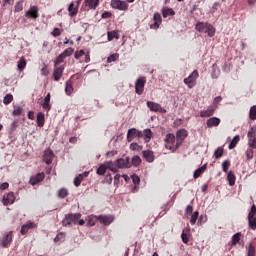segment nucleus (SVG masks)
<instances>
[{"label":"nucleus","instance_id":"nucleus-1","mask_svg":"<svg viewBox=\"0 0 256 256\" xmlns=\"http://www.w3.org/2000/svg\"><path fill=\"white\" fill-rule=\"evenodd\" d=\"M195 29L199 33H207L208 37H215V27L209 23L198 22L195 26Z\"/></svg>","mask_w":256,"mask_h":256},{"label":"nucleus","instance_id":"nucleus-2","mask_svg":"<svg viewBox=\"0 0 256 256\" xmlns=\"http://www.w3.org/2000/svg\"><path fill=\"white\" fill-rule=\"evenodd\" d=\"M248 223L249 227L255 231L256 229V206L255 204L251 206L249 214H248Z\"/></svg>","mask_w":256,"mask_h":256},{"label":"nucleus","instance_id":"nucleus-3","mask_svg":"<svg viewBox=\"0 0 256 256\" xmlns=\"http://www.w3.org/2000/svg\"><path fill=\"white\" fill-rule=\"evenodd\" d=\"M197 77H199V72L194 70L187 78L184 79L185 85H187L189 89H193V87H195Z\"/></svg>","mask_w":256,"mask_h":256},{"label":"nucleus","instance_id":"nucleus-4","mask_svg":"<svg viewBox=\"0 0 256 256\" xmlns=\"http://www.w3.org/2000/svg\"><path fill=\"white\" fill-rule=\"evenodd\" d=\"M111 7L118 9V11H127V9H129V5L123 0H112Z\"/></svg>","mask_w":256,"mask_h":256},{"label":"nucleus","instance_id":"nucleus-5","mask_svg":"<svg viewBox=\"0 0 256 256\" xmlns=\"http://www.w3.org/2000/svg\"><path fill=\"white\" fill-rule=\"evenodd\" d=\"M146 105L148 109L154 113H167V110L161 107V104L159 103L148 101Z\"/></svg>","mask_w":256,"mask_h":256},{"label":"nucleus","instance_id":"nucleus-6","mask_svg":"<svg viewBox=\"0 0 256 256\" xmlns=\"http://www.w3.org/2000/svg\"><path fill=\"white\" fill-rule=\"evenodd\" d=\"M145 83H147V80H145L144 77H140L136 80L135 91L137 95H143V91H145Z\"/></svg>","mask_w":256,"mask_h":256},{"label":"nucleus","instance_id":"nucleus-7","mask_svg":"<svg viewBox=\"0 0 256 256\" xmlns=\"http://www.w3.org/2000/svg\"><path fill=\"white\" fill-rule=\"evenodd\" d=\"M256 128L252 127L250 131H248V147L251 149H256Z\"/></svg>","mask_w":256,"mask_h":256},{"label":"nucleus","instance_id":"nucleus-8","mask_svg":"<svg viewBox=\"0 0 256 256\" xmlns=\"http://www.w3.org/2000/svg\"><path fill=\"white\" fill-rule=\"evenodd\" d=\"M135 137L141 138L143 137V131L137 130L136 128H131L127 132V141L131 143Z\"/></svg>","mask_w":256,"mask_h":256},{"label":"nucleus","instance_id":"nucleus-9","mask_svg":"<svg viewBox=\"0 0 256 256\" xmlns=\"http://www.w3.org/2000/svg\"><path fill=\"white\" fill-rule=\"evenodd\" d=\"M186 138H187V130H185V129L178 130L176 132V147H175V149L180 147L181 143H183V141H185Z\"/></svg>","mask_w":256,"mask_h":256},{"label":"nucleus","instance_id":"nucleus-10","mask_svg":"<svg viewBox=\"0 0 256 256\" xmlns=\"http://www.w3.org/2000/svg\"><path fill=\"white\" fill-rule=\"evenodd\" d=\"M115 165L118 169H129L131 162L129 161V157L119 158L115 160Z\"/></svg>","mask_w":256,"mask_h":256},{"label":"nucleus","instance_id":"nucleus-11","mask_svg":"<svg viewBox=\"0 0 256 256\" xmlns=\"http://www.w3.org/2000/svg\"><path fill=\"white\" fill-rule=\"evenodd\" d=\"M27 19H39V8L37 6H31L25 13Z\"/></svg>","mask_w":256,"mask_h":256},{"label":"nucleus","instance_id":"nucleus-12","mask_svg":"<svg viewBox=\"0 0 256 256\" xmlns=\"http://www.w3.org/2000/svg\"><path fill=\"white\" fill-rule=\"evenodd\" d=\"M165 142H166V149H170V151H175V148L172 146L173 143H175V134H167L166 138H165Z\"/></svg>","mask_w":256,"mask_h":256},{"label":"nucleus","instance_id":"nucleus-13","mask_svg":"<svg viewBox=\"0 0 256 256\" xmlns=\"http://www.w3.org/2000/svg\"><path fill=\"white\" fill-rule=\"evenodd\" d=\"M55 157V154L53 153V150L47 149L44 152V161L46 165H51L53 163V158Z\"/></svg>","mask_w":256,"mask_h":256},{"label":"nucleus","instance_id":"nucleus-14","mask_svg":"<svg viewBox=\"0 0 256 256\" xmlns=\"http://www.w3.org/2000/svg\"><path fill=\"white\" fill-rule=\"evenodd\" d=\"M13 241V233L9 232L6 235L3 236L1 239V245L2 247H9Z\"/></svg>","mask_w":256,"mask_h":256},{"label":"nucleus","instance_id":"nucleus-15","mask_svg":"<svg viewBox=\"0 0 256 256\" xmlns=\"http://www.w3.org/2000/svg\"><path fill=\"white\" fill-rule=\"evenodd\" d=\"M114 219L115 218L113 216H111V215H109V216H107V215H100L98 217V220L100 221V223H103V225H111V223H113Z\"/></svg>","mask_w":256,"mask_h":256},{"label":"nucleus","instance_id":"nucleus-16","mask_svg":"<svg viewBox=\"0 0 256 256\" xmlns=\"http://www.w3.org/2000/svg\"><path fill=\"white\" fill-rule=\"evenodd\" d=\"M35 227H37V224H35L34 222L24 224L21 227L20 233H21V235H27V233H29V229H35Z\"/></svg>","mask_w":256,"mask_h":256},{"label":"nucleus","instance_id":"nucleus-17","mask_svg":"<svg viewBox=\"0 0 256 256\" xmlns=\"http://www.w3.org/2000/svg\"><path fill=\"white\" fill-rule=\"evenodd\" d=\"M63 71H65V66H60L54 69V72H53L54 81H59L61 77H63Z\"/></svg>","mask_w":256,"mask_h":256},{"label":"nucleus","instance_id":"nucleus-18","mask_svg":"<svg viewBox=\"0 0 256 256\" xmlns=\"http://www.w3.org/2000/svg\"><path fill=\"white\" fill-rule=\"evenodd\" d=\"M45 179L44 173H38L36 176H32L30 178V185H37V183H41Z\"/></svg>","mask_w":256,"mask_h":256},{"label":"nucleus","instance_id":"nucleus-19","mask_svg":"<svg viewBox=\"0 0 256 256\" xmlns=\"http://www.w3.org/2000/svg\"><path fill=\"white\" fill-rule=\"evenodd\" d=\"M4 205H13L15 203V193L9 192L6 197L3 198Z\"/></svg>","mask_w":256,"mask_h":256},{"label":"nucleus","instance_id":"nucleus-20","mask_svg":"<svg viewBox=\"0 0 256 256\" xmlns=\"http://www.w3.org/2000/svg\"><path fill=\"white\" fill-rule=\"evenodd\" d=\"M142 137H144L145 143H149L151 139L153 138V132L151 129L147 128L142 131Z\"/></svg>","mask_w":256,"mask_h":256},{"label":"nucleus","instance_id":"nucleus-21","mask_svg":"<svg viewBox=\"0 0 256 256\" xmlns=\"http://www.w3.org/2000/svg\"><path fill=\"white\" fill-rule=\"evenodd\" d=\"M219 123H221V120L217 117H212L207 120L206 125L211 129V127H218Z\"/></svg>","mask_w":256,"mask_h":256},{"label":"nucleus","instance_id":"nucleus-22","mask_svg":"<svg viewBox=\"0 0 256 256\" xmlns=\"http://www.w3.org/2000/svg\"><path fill=\"white\" fill-rule=\"evenodd\" d=\"M143 157L146 159V161H148V163H153V161H155V156L151 150L143 151Z\"/></svg>","mask_w":256,"mask_h":256},{"label":"nucleus","instance_id":"nucleus-23","mask_svg":"<svg viewBox=\"0 0 256 256\" xmlns=\"http://www.w3.org/2000/svg\"><path fill=\"white\" fill-rule=\"evenodd\" d=\"M85 6L89 7V9H97L99 7V0H85Z\"/></svg>","mask_w":256,"mask_h":256},{"label":"nucleus","instance_id":"nucleus-24","mask_svg":"<svg viewBox=\"0 0 256 256\" xmlns=\"http://www.w3.org/2000/svg\"><path fill=\"white\" fill-rule=\"evenodd\" d=\"M205 171H207V164H204L202 167L194 171V174H193L194 179H198V177H201V175H203Z\"/></svg>","mask_w":256,"mask_h":256},{"label":"nucleus","instance_id":"nucleus-25","mask_svg":"<svg viewBox=\"0 0 256 256\" xmlns=\"http://www.w3.org/2000/svg\"><path fill=\"white\" fill-rule=\"evenodd\" d=\"M215 113V107L200 111V117H211Z\"/></svg>","mask_w":256,"mask_h":256},{"label":"nucleus","instance_id":"nucleus-26","mask_svg":"<svg viewBox=\"0 0 256 256\" xmlns=\"http://www.w3.org/2000/svg\"><path fill=\"white\" fill-rule=\"evenodd\" d=\"M105 165H106V169H109V171H112V173H117V171L119 170V168L115 164V161L106 162Z\"/></svg>","mask_w":256,"mask_h":256},{"label":"nucleus","instance_id":"nucleus-27","mask_svg":"<svg viewBox=\"0 0 256 256\" xmlns=\"http://www.w3.org/2000/svg\"><path fill=\"white\" fill-rule=\"evenodd\" d=\"M175 15V11L171 8H163L162 9V17H164V19H167V17L169 16H173Z\"/></svg>","mask_w":256,"mask_h":256},{"label":"nucleus","instance_id":"nucleus-28","mask_svg":"<svg viewBox=\"0 0 256 256\" xmlns=\"http://www.w3.org/2000/svg\"><path fill=\"white\" fill-rule=\"evenodd\" d=\"M73 223V214H68L62 220L63 227H67V225H71Z\"/></svg>","mask_w":256,"mask_h":256},{"label":"nucleus","instance_id":"nucleus-29","mask_svg":"<svg viewBox=\"0 0 256 256\" xmlns=\"http://www.w3.org/2000/svg\"><path fill=\"white\" fill-rule=\"evenodd\" d=\"M37 125L38 127H43L45 125V114L39 112L37 115Z\"/></svg>","mask_w":256,"mask_h":256},{"label":"nucleus","instance_id":"nucleus-30","mask_svg":"<svg viewBox=\"0 0 256 256\" xmlns=\"http://www.w3.org/2000/svg\"><path fill=\"white\" fill-rule=\"evenodd\" d=\"M246 250H247V256H255L256 255L255 246H253V243H249V245L246 246Z\"/></svg>","mask_w":256,"mask_h":256},{"label":"nucleus","instance_id":"nucleus-31","mask_svg":"<svg viewBox=\"0 0 256 256\" xmlns=\"http://www.w3.org/2000/svg\"><path fill=\"white\" fill-rule=\"evenodd\" d=\"M25 67H27V61L25 60V58L22 57L18 61L17 68L19 69V71H23V69H25Z\"/></svg>","mask_w":256,"mask_h":256},{"label":"nucleus","instance_id":"nucleus-32","mask_svg":"<svg viewBox=\"0 0 256 256\" xmlns=\"http://www.w3.org/2000/svg\"><path fill=\"white\" fill-rule=\"evenodd\" d=\"M227 179L229 181L230 187H233V185H235V174H233L232 171L228 172Z\"/></svg>","mask_w":256,"mask_h":256},{"label":"nucleus","instance_id":"nucleus-33","mask_svg":"<svg viewBox=\"0 0 256 256\" xmlns=\"http://www.w3.org/2000/svg\"><path fill=\"white\" fill-rule=\"evenodd\" d=\"M239 135H236L233 139H232V141L230 142V144H229V146H228V148L229 149H235V147H237V143H239Z\"/></svg>","mask_w":256,"mask_h":256},{"label":"nucleus","instance_id":"nucleus-34","mask_svg":"<svg viewBox=\"0 0 256 256\" xmlns=\"http://www.w3.org/2000/svg\"><path fill=\"white\" fill-rule=\"evenodd\" d=\"M75 7V4L71 3L68 7V11L70 13V17H75V15H77L78 13V10L77 8H74Z\"/></svg>","mask_w":256,"mask_h":256},{"label":"nucleus","instance_id":"nucleus-35","mask_svg":"<svg viewBox=\"0 0 256 256\" xmlns=\"http://www.w3.org/2000/svg\"><path fill=\"white\" fill-rule=\"evenodd\" d=\"M67 195H69V191L65 188H61L58 191V197H60V199H65V197H67Z\"/></svg>","mask_w":256,"mask_h":256},{"label":"nucleus","instance_id":"nucleus-36","mask_svg":"<svg viewBox=\"0 0 256 256\" xmlns=\"http://www.w3.org/2000/svg\"><path fill=\"white\" fill-rule=\"evenodd\" d=\"M197 219H199V212L195 211L191 215V219H190L191 225H195L197 223Z\"/></svg>","mask_w":256,"mask_h":256},{"label":"nucleus","instance_id":"nucleus-37","mask_svg":"<svg viewBox=\"0 0 256 256\" xmlns=\"http://www.w3.org/2000/svg\"><path fill=\"white\" fill-rule=\"evenodd\" d=\"M241 241V233H236L232 236V245H237Z\"/></svg>","mask_w":256,"mask_h":256},{"label":"nucleus","instance_id":"nucleus-38","mask_svg":"<svg viewBox=\"0 0 256 256\" xmlns=\"http://www.w3.org/2000/svg\"><path fill=\"white\" fill-rule=\"evenodd\" d=\"M20 11H23V1H19L14 6V13H19Z\"/></svg>","mask_w":256,"mask_h":256},{"label":"nucleus","instance_id":"nucleus-39","mask_svg":"<svg viewBox=\"0 0 256 256\" xmlns=\"http://www.w3.org/2000/svg\"><path fill=\"white\" fill-rule=\"evenodd\" d=\"M113 39H119V34L115 31L108 32V41H113Z\"/></svg>","mask_w":256,"mask_h":256},{"label":"nucleus","instance_id":"nucleus-40","mask_svg":"<svg viewBox=\"0 0 256 256\" xmlns=\"http://www.w3.org/2000/svg\"><path fill=\"white\" fill-rule=\"evenodd\" d=\"M65 91H66V95H71V93H73V85H71V82L69 81L66 82Z\"/></svg>","mask_w":256,"mask_h":256},{"label":"nucleus","instance_id":"nucleus-41","mask_svg":"<svg viewBox=\"0 0 256 256\" xmlns=\"http://www.w3.org/2000/svg\"><path fill=\"white\" fill-rule=\"evenodd\" d=\"M132 165H134V167H139L141 165V157L134 156L132 158Z\"/></svg>","mask_w":256,"mask_h":256},{"label":"nucleus","instance_id":"nucleus-42","mask_svg":"<svg viewBox=\"0 0 256 256\" xmlns=\"http://www.w3.org/2000/svg\"><path fill=\"white\" fill-rule=\"evenodd\" d=\"M249 116H250L251 121H255V119H256V106H252L250 108Z\"/></svg>","mask_w":256,"mask_h":256},{"label":"nucleus","instance_id":"nucleus-43","mask_svg":"<svg viewBox=\"0 0 256 256\" xmlns=\"http://www.w3.org/2000/svg\"><path fill=\"white\" fill-rule=\"evenodd\" d=\"M12 101H13V96L11 94H7L3 98L4 105H9V103H11Z\"/></svg>","mask_w":256,"mask_h":256},{"label":"nucleus","instance_id":"nucleus-44","mask_svg":"<svg viewBox=\"0 0 256 256\" xmlns=\"http://www.w3.org/2000/svg\"><path fill=\"white\" fill-rule=\"evenodd\" d=\"M65 240V233L60 232L57 234V236L54 238V242L57 243L59 241H64Z\"/></svg>","mask_w":256,"mask_h":256},{"label":"nucleus","instance_id":"nucleus-45","mask_svg":"<svg viewBox=\"0 0 256 256\" xmlns=\"http://www.w3.org/2000/svg\"><path fill=\"white\" fill-rule=\"evenodd\" d=\"M107 171V166L105 164H102L98 169H97V174L98 175H105Z\"/></svg>","mask_w":256,"mask_h":256},{"label":"nucleus","instance_id":"nucleus-46","mask_svg":"<svg viewBox=\"0 0 256 256\" xmlns=\"http://www.w3.org/2000/svg\"><path fill=\"white\" fill-rule=\"evenodd\" d=\"M214 157L216 159H219L220 157H223V147H218L217 150L214 152Z\"/></svg>","mask_w":256,"mask_h":256},{"label":"nucleus","instance_id":"nucleus-47","mask_svg":"<svg viewBox=\"0 0 256 256\" xmlns=\"http://www.w3.org/2000/svg\"><path fill=\"white\" fill-rule=\"evenodd\" d=\"M219 7H221V5L219 3H217V2H215L212 5V8L210 9L211 15H214L217 11H219Z\"/></svg>","mask_w":256,"mask_h":256},{"label":"nucleus","instance_id":"nucleus-48","mask_svg":"<svg viewBox=\"0 0 256 256\" xmlns=\"http://www.w3.org/2000/svg\"><path fill=\"white\" fill-rule=\"evenodd\" d=\"M81 181H83V175H78L74 178V185L75 187H79L81 185Z\"/></svg>","mask_w":256,"mask_h":256},{"label":"nucleus","instance_id":"nucleus-49","mask_svg":"<svg viewBox=\"0 0 256 256\" xmlns=\"http://www.w3.org/2000/svg\"><path fill=\"white\" fill-rule=\"evenodd\" d=\"M117 59H119V55L114 53L107 58V63H113V61H117Z\"/></svg>","mask_w":256,"mask_h":256},{"label":"nucleus","instance_id":"nucleus-50","mask_svg":"<svg viewBox=\"0 0 256 256\" xmlns=\"http://www.w3.org/2000/svg\"><path fill=\"white\" fill-rule=\"evenodd\" d=\"M253 149H254V148H250V147H249V148L246 150V152H245V155H246V157H247L248 160L253 159Z\"/></svg>","mask_w":256,"mask_h":256},{"label":"nucleus","instance_id":"nucleus-51","mask_svg":"<svg viewBox=\"0 0 256 256\" xmlns=\"http://www.w3.org/2000/svg\"><path fill=\"white\" fill-rule=\"evenodd\" d=\"M42 108L45 111H51V102H46V100H44L42 103Z\"/></svg>","mask_w":256,"mask_h":256},{"label":"nucleus","instance_id":"nucleus-52","mask_svg":"<svg viewBox=\"0 0 256 256\" xmlns=\"http://www.w3.org/2000/svg\"><path fill=\"white\" fill-rule=\"evenodd\" d=\"M23 113V108L22 107H16L14 108L12 115L14 116H19Z\"/></svg>","mask_w":256,"mask_h":256},{"label":"nucleus","instance_id":"nucleus-53","mask_svg":"<svg viewBox=\"0 0 256 256\" xmlns=\"http://www.w3.org/2000/svg\"><path fill=\"white\" fill-rule=\"evenodd\" d=\"M73 48H67L66 50L63 51V55L67 58V57H71V55H73Z\"/></svg>","mask_w":256,"mask_h":256},{"label":"nucleus","instance_id":"nucleus-54","mask_svg":"<svg viewBox=\"0 0 256 256\" xmlns=\"http://www.w3.org/2000/svg\"><path fill=\"white\" fill-rule=\"evenodd\" d=\"M66 57L61 53L55 60V65H59V63H63Z\"/></svg>","mask_w":256,"mask_h":256},{"label":"nucleus","instance_id":"nucleus-55","mask_svg":"<svg viewBox=\"0 0 256 256\" xmlns=\"http://www.w3.org/2000/svg\"><path fill=\"white\" fill-rule=\"evenodd\" d=\"M79 219H81V213L72 214V220H73L74 225H76V223H77V221H79Z\"/></svg>","mask_w":256,"mask_h":256},{"label":"nucleus","instance_id":"nucleus-56","mask_svg":"<svg viewBox=\"0 0 256 256\" xmlns=\"http://www.w3.org/2000/svg\"><path fill=\"white\" fill-rule=\"evenodd\" d=\"M229 165H230V163L227 160L222 163V169H223L224 173H227V171H229Z\"/></svg>","mask_w":256,"mask_h":256},{"label":"nucleus","instance_id":"nucleus-57","mask_svg":"<svg viewBox=\"0 0 256 256\" xmlns=\"http://www.w3.org/2000/svg\"><path fill=\"white\" fill-rule=\"evenodd\" d=\"M130 149L132 151H140L141 146H139V144H137V143H132V144H130Z\"/></svg>","mask_w":256,"mask_h":256},{"label":"nucleus","instance_id":"nucleus-58","mask_svg":"<svg viewBox=\"0 0 256 256\" xmlns=\"http://www.w3.org/2000/svg\"><path fill=\"white\" fill-rule=\"evenodd\" d=\"M132 181L134 185H139V183H141V179L137 175H132Z\"/></svg>","mask_w":256,"mask_h":256},{"label":"nucleus","instance_id":"nucleus-59","mask_svg":"<svg viewBox=\"0 0 256 256\" xmlns=\"http://www.w3.org/2000/svg\"><path fill=\"white\" fill-rule=\"evenodd\" d=\"M154 22L156 23H161L162 19H161V14L159 13H155L153 16Z\"/></svg>","mask_w":256,"mask_h":256},{"label":"nucleus","instance_id":"nucleus-60","mask_svg":"<svg viewBox=\"0 0 256 256\" xmlns=\"http://www.w3.org/2000/svg\"><path fill=\"white\" fill-rule=\"evenodd\" d=\"M181 238L183 243H189V235H187V233L183 232Z\"/></svg>","mask_w":256,"mask_h":256},{"label":"nucleus","instance_id":"nucleus-61","mask_svg":"<svg viewBox=\"0 0 256 256\" xmlns=\"http://www.w3.org/2000/svg\"><path fill=\"white\" fill-rule=\"evenodd\" d=\"M52 35L53 37H59L61 35V30L59 28H54Z\"/></svg>","mask_w":256,"mask_h":256},{"label":"nucleus","instance_id":"nucleus-62","mask_svg":"<svg viewBox=\"0 0 256 256\" xmlns=\"http://www.w3.org/2000/svg\"><path fill=\"white\" fill-rule=\"evenodd\" d=\"M85 55V50H80L79 52L75 53V59H81Z\"/></svg>","mask_w":256,"mask_h":256},{"label":"nucleus","instance_id":"nucleus-63","mask_svg":"<svg viewBox=\"0 0 256 256\" xmlns=\"http://www.w3.org/2000/svg\"><path fill=\"white\" fill-rule=\"evenodd\" d=\"M88 227H93L95 225V220L91 216L88 217V222H87Z\"/></svg>","mask_w":256,"mask_h":256},{"label":"nucleus","instance_id":"nucleus-64","mask_svg":"<svg viewBox=\"0 0 256 256\" xmlns=\"http://www.w3.org/2000/svg\"><path fill=\"white\" fill-rule=\"evenodd\" d=\"M191 213H193V206L188 205L186 207V215H191Z\"/></svg>","mask_w":256,"mask_h":256}]
</instances>
